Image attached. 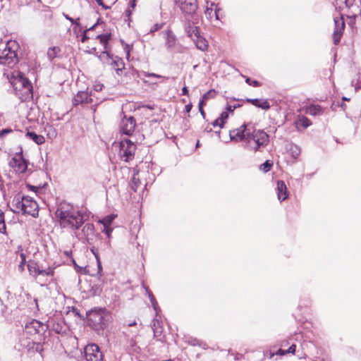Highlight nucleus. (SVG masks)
I'll return each instance as SVG.
<instances>
[{"instance_id":"47","label":"nucleus","mask_w":361,"mask_h":361,"mask_svg":"<svg viewBox=\"0 0 361 361\" xmlns=\"http://www.w3.org/2000/svg\"><path fill=\"white\" fill-rule=\"evenodd\" d=\"M112 231H113V228H110L109 226H104L103 232L105 233L109 238H110Z\"/></svg>"},{"instance_id":"25","label":"nucleus","mask_w":361,"mask_h":361,"mask_svg":"<svg viewBox=\"0 0 361 361\" xmlns=\"http://www.w3.org/2000/svg\"><path fill=\"white\" fill-rule=\"evenodd\" d=\"M192 39L195 43L197 48L201 51H205L207 49L208 43L207 40L200 36L199 34L197 37H194Z\"/></svg>"},{"instance_id":"17","label":"nucleus","mask_w":361,"mask_h":361,"mask_svg":"<svg viewBox=\"0 0 361 361\" xmlns=\"http://www.w3.org/2000/svg\"><path fill=\"white\" fill-rule=\"evenodd\" d=\"M219 9L217 8V5H215L214 3L209 4L207 2L204 14L208 20L212 21L214 18L216 20H218L219 19Z\"/></svg>"},{"instance_id":"20","label":"nucleus","mask_w":361,"mask_h":361,"mask_svg":"<svg viewBox=\"0 0 361 361\" xmlns=\"http://www.w3.org/2000/svg\"><path fill=\"white\" fill-rule=\"evenodd\" d=\"M25 197V196H22L20 194H17L16 195L14 196L12 201V205L14 207L13 211L15 213L23 212Z\"/></svg>"},{"instance_id":"14","label":"nucleus","mask_w":361,"mask_h":361,"mask_svg":"<svg viewBox=\"0 0 361 361\" xmlns=\"http://www.w3.org/2000/svg\"><path fill=\"white\" fill-rule=\"evenodd\" d=\"M136 126V122L133 116L127 117L124 116L122 118L120 128L121 132L127 135H131Z\"/></svg>"},{"instance_id":"50","label":"nucleus","mask_w":361,"mask_h":361,"mask_svg":"<svg viewBox=\"0 0 361 361\" xmlns=\"http://www.w3.org/2000/svg\"><path fill=\"white\" fill-rule=\"evenodd\" d=\"M128 345L133 348V351H136V342L134 339L128 341Z\"/></svg>"},{"instance_id":"29","label":"nucleus","mask_w":361,"mask_h":361,"mask_svg":"<svg viewBox=\"0 0 361 361\" xmlns=\"http://www.w3.org/2000/svg\"><path fill=\"white\" fill-rule=\"evenodd\" d=\"M142 286L145 288L146 294L148 295V297H149V298L150 300V302L152 303V307H153L154 310H155L156 314L157 315L158 314V312L160 310V309L158 307V304H157V302L156 301V299H155L154 296L153 295L152 293L151 292V290L149 289V288L147 286H145L144 284L142 285Z\"/></svg>"},{"instance_id":"4","label":"nucleus","mask_w":361,"mask_h":361,"mask_svg":"<svg viewBox=\"0 0 361 361\" xmlns=\"http://www.w3.org/2000/svg\"><path fill=\"white\" fill-rule=\"evenodd\" d=\"M7 78L16 93L18 91L23 92L25 99L32 96V87L23 73L19 71H13L11 74H7Z\"/></svg>"},{"instance_id":"11","label":"nucleus","mask_w":361,"mask_h":361,"mask_svg":"<svg viewBox=\"0 0 361 361\" xmlns=\"http://www.w3.org/2000/svg\"><path fill=\"white\" fill-rule=\"evenodd\" d=\"M94 233V226L92 223H86L82 224L81 232L78 231L73 232V234L79 240H86L89 241L90 237H92Z\"/></svg>"},{"instance_id":"60","label":"nucleus","mask_w":361,"mask_h":361,"mask_svg":"<svg viewBox=\"0 0 361 361\" xmlns=\"http://www.w3.org/2000/svg\"><path fill=\"white\" fill-rule=\"evenodd\" d=\"M25 264H22V262H20V264L18 265V269L20 271H23L24 270V266Z\"/></svg>"},{"instance_id":"45","label":"nucleus","mask_w":361,"mask_h":361,"mask_svg":"<svg viewBox=\"0 0 361 361\" xmlns=\"http://www.w3.org/2000/svg\"><path fill=\"white\" fill-rule=\"evenodd\" d=\"M156 323L159 324V322L157 319H154L152 329L154 330V336H157L158 334H161V331L159 330V329L156 326Z\"/></svg>"},{"instance_id":"62","label":"nucleus","mask_w":361,"mask_h":361,"mask_svg":"<svg viewBox=\"0 0 361 361\" xmlns=\"http://www.w3.org/2000/svg\"><path fill=\"white\" fill-rule=\"evenodd\" d=\"M80 19L78 18V19H75V23L73 24H75L76 26H80V23L79 22Z\"/></svg>"},{"instance_id":"15","label":"nucleus","mask_w":361,"mask_h":361,"mask_svg":"<svg viewBox=\"0 0 361 361\" xmlns=\"http://www.w3.org/2000/svg\"><path fill=\"white\" fill-rule=\"evenodd\" d=\"M334 24L335 28L333 33L334 43L338 44L345 28V22L342 14L340 17L334 18Z\"/></svg>"},{"instance_id":"54","label":"nucleus","mask_w":361,"mask_h":361,"mask_svg":"<svg viewBox=\"0 0 361 361\" xmlns=\"http://www.w3.org/2000/svg\"><path fill=\"white\" fill-rule=\"evenodd\" d=\"M102 87H103V85H102V84H97V85H95L94 86V89L95 91L98 92V91L102 90Z\"/></svg>"},{"instance_id":"43","label":"nucleus","mask_w":361,"mask_h":361,"mask_svg":"<svg viewBox=\"0 0 361 361\" xmlns=\"http://www.w3.org/2000/svg\"><path fill=\"white\" fill-rule=\"evenodd\" d=\"M246 83H247L250 85H252L253 87H259L260 86V82L257 80H251L250 78H247L245 79Z\"/></svg>"},{"instance_id":"37","label":"nucleus","mask_w":361,"mask_h":361,"mask_svg":"<svg viewBox=\"0 0 361 361\" xmlns=\"http://www.w3.org/2000/svg\"><path fill=\"white\" fill-rule=\"evenodd\" d=\"M190 18H186V20H188L189 22H192V24H195L197 25L200 23V16L195 12L194 14H189Z\"/></svg>"},{"instance_id":"32","label":"nucleus","mask_w":361,"mask_h":361,"mask_svg":"<svg viewBox=\"0 0 361 361\" xmlns=\"http://www.w3.org/2000/svg\"><path fill=\"white\" fill-rule=\"evenodd\" d=\"M116 217V215L115 214H109L104 217L102 219H100L99 221V223L102 224L104 226H110V224L115 219Z\"/></svg>"},{"instance_id":"23","label":"nucleus","mask_w":361,"mask_h":361,"mask_svg":"<svg viewBox=\"0 0 361 361\" xmlns=\"http://www.w3.org/2000/svg\"><path fill=\"white\" fill-rule=\"evenodd\" d=\"M111 66L116 71L118 75H121L123 70L125 68V63L123 59L118 56L113 59Z\"/></svg>"},{"instance_id":"7","label":"nucleus","mask_w":361,"mask_h":361,"mask_svg":"<svg viewBox=\"0 0 361 361\" xmlns=\"http://www.w3.org/2000/svg\"><path fill=\"white\" fill-rule=\"evenodd\" d=\"M84 353L86 361H103L102 353L99 346L94 343L86 345Z\"/></svg>"},{"instance_id":"30","label":"nucleus","mask_w":361,"mask_h":361,"mask_svg":"<svg viewBox=\"0 0 361 361\" xmlns=\"http://www.w3.org/2000/svg\"><path fill=\"white\" fill-rule=\"evenodd\" d=\"M307 114L317 116L322 114V109L319 105L312 104L307 109Z\"/></svg>"},{"instance_id":"56","label":"nucleus","mask_w":361,"mask_h":361,"mask_svg":"<svg viewBox=\"0 0 361 361\" xmlns=\"http://www.w3.org/2000/svg\"><path fill=\"white\" fill-rule=\"evenodd\" d=\"M192 108V104H188L185 105V111L189 114L190 111H191Z\"/></svg>"},{"instance_id":"3","label":"nucleus","mask_w":361,"mask_h":361,"mask_svg":"<svg viewBox=\"0 0 361 361\" xmlns=\"http://www.w3.org/2000/svg\"><path fill=\"white\" fill-rule=\"evenodd\" d=\"M247 133L244 145L246 149L257 152L269 144V136L264 130L251 128Z\"/></svg>"},{"instance_id":"1","label":"nucleus","mask_w":361,"mask_h":361,"mask_svg":"<svg viewBox=\"0 0 361 361\" xmlns=\"http://www.w3.org/2000/svg\"><path fill=\"white\" fill-rule=\"evenodd\" d=\"M55 216L60 227L72 233L78 231L88 219L86 212L66 202H62L57 206Z\"/></svg>"},{"instance_id":"55","label":"nucleus","mask_w":361,"mask_h":361,"mask_svg":"<svg viewBox=\"0 0 361 361\" xmlns=\"http://www.w3.org/2000/svg\"><path fill=\"white\" fill-rule=\"evenodd\" d=\"M63 15L66 18V19L68 20L71 23H75V19H73V18L70 17L68 15H67L66 13H63Z\"/></svg>"},{"instance_id":"46","label":"nucleus","mask_w":361,"mask_h":361,"mask_svg":"<svg viewBox=\"0 0 361 361\" xmlns=\"http://www.w3.org/2000/svg\"><path fill=\"white\" fill-rule=\"evenodd\" d=\"M205 105L204 103H203V101H200L199 102V104H198V107H199V111L201 114V115L202 116L203 118H204L205 116V113L203 110V106Z\"/></svg>"},{"instance_id":"2","label":"nucleus","mask_w":361,"mask_h":361,"mask_svg":"<svg viewBox=\"0 0 361 361\" xmlns=\"http://www.w3.org/2000/svg\"><path fill=\"white\" fill-rule=\"evenodd\" d=\"M87 322L94 329L106 328L111 322V314L106 308L95 307L87 313Z\"/></svg>"},{"instance_id":"39","label":"nucleus","mask_w":361,"mask_h":361,"mask_svg":"<svg viewBox=\"0 0 361 361\" xmlns=\"http://www.w3.org/2000/svg\"><path fill=\"white\" fill-rule=\"evenodd\" d=\"M290 152L291 153L292 157L294 159H297L300 154V149L297 145H292L290 148Z\"/></svg>"},{"instance_id":"13","label":"nucleus","mask_w":361,"mask_h":361,"mask_svg":"<svg viewBox=\"0 0 361 361\" xmlns=\"http://www.w3.org/2000/svg\"><path fill=\"white\" fill-rule=\"evenodd\" d=\"M46 329V326L36 319H32L25 326V333L27 335L41 334Z\"/></svg>"},{"instance_id":"21","label":"nucleus","mask_w":361,"mask_h":361,"mask_svg":"<svg viewBox=\"0 0 361 361\" xmlns=\"http://www.w3.org/2000/svg\"><path fill=\"white\" fill-rule=\"evenodd\" d=\"M192 23V22L191 23L186 20L185 26V32H187L188 36L191 39L194 37H197L200 34L199 26Z\"/></svg>"},{"instance_id":"10","label":"nucleus","mask_w":361,"mask_h":361,"mask_svg":"<svg viewBox=\"0 0 361 361\" xmlns=\"http://www.w3.org/2000/svg\"><path fill=\"white\" fill-rule=\"evenodd\" d=\"M251 128H247L246 125H242L240 128L231 130L229 135L231 140L235 142H243L245 145L247 133L250 132Z\"/></svg>"},{"instance_id":"53","label":"nucleus","mask_w":361,"mask_h":361,"mask_svg":"<svg viewBox=\"0 0 361 361\" xmlns=\"http://www.w3.org/2000/svg\"><path fill=\"white\" fill-rule=\"evenodd\" d=\"M97 1V3L98 4V5L102 6L104 9H108L109 8V6H106L104 3H103V1L102 0H95Z\"/></svg>"},{"instance_id":"24","label":"nucleus","mask_w":361,"mask_h":361,"mask_svg":"<svg viewBox=\"0 0 361 361\" xmlns=\"http://www.w3.org/2000/svg\"><path fill=\"white\" fill-rule=\"evenodd\" d=\"M247 102L251 103L252 105L261 108L264 110H268L270 109V105L267 100L266 99H247Z\"/></svg>"},{"instance_id":"44","label":"nucleus","mask_w":361,"mask_h":361,"mask_svg":"<svg viewBox=\"0 0 361 361\" xmlns=\"http://www.w3.org/2000/svg\"><path fill=\"white\" fill-rule=\"evenodd\" d=\"M162 24L156 23L150 28L149 32L153 33L161 28Z\"/></svg>"},{"instance_id":"40","label":"nucleus","mask_w":361,"mask_h":361,"mask_svg":"<svg viewBox=\"0 0 361 361\" xmlns=\"http://www.w3.org/2000/svg\"><path fill=\"white\" fill-rule=\"evenodd\" d=\"M97 37L99 39L101 44L104 46V49H106V44H107L108 41H109V37H110L109 35H97Z\"/></svg>"},{"instance_id":"58","label":"nucleus","mask_w":361,"mask_h":361,"mask_svg":"<svg viewBox=\"0 0 361 361\" xmlns=\"http://www.w3.org/2000/svg\"><path fill=\"white\" fill-rule=\"evenodd\" d=\"M20 258H21L22 264H25V262H26V257H25V254H23V253H21V254H20Z\"/></svg>"},{"instance_id":"59","label":"nucleus","mask_w":361,"mask_h":361,"mask_svg":"<svg viewBox=\"0 0 361 361\" xmlns=\"http://www.w3.org/2000/svg\"><path fill=\"white\" fill-rule=\"evenodd\" d=\"M182 94L183 95H188V90L187 87H183V89H182Z\"/></svg>"},{"instance_id":"18","label":"nucleus","mask_w":361,"mask_h":361,"mask_svg":"<svg viewBox=\"0 0 361 361\" xmlns=\"http://www.w3.org/2000/svg\"><path fill=\"white\" fill-rule=\"evenodd\" d=\"M92 102L91 95L87 92L80 91L74 97L73 103L77 105L79 104H90Z\"/></svg>"},{"instance_id":"28","label":"nucleus","mask_w":361,"mask_h":361,"mask_svg":"<svg viewBox=\"0 0 361 361\" xmlns=\"http://www.w3.org/2000/svg\"><path fill=\"white\" fill-rule=\"evenodd\" d=\"M25 135L27 137L31 139L37 145H42L45 142L44 136L37 135L35 132L28 131Z\"/></svg>"},{"instance_id":"5","label":"nucleus","mask_w":361,"mask_h":361,"mask_svg":"<svg viewBox=\"0 0 361 361\" xmlns=\"http://www.w3.org/2000/svg\"><path fill=\"white\" fill-rule=\"evenodd\" d=\"M18 44L15 41H9L5 48L0 51V66L8 68H13L18 63V59L16 54Z\"/></svg>"},{"instance_id":"6","label":"nucleus","mask_w":361,"mask_h":361,"mask_svg":"<svg viewBox=\"0 0 361 361\" xmlns=\"http://www.w3.org/2000/svg\"><path fill=\"white\" fill-rule=\"evenodd\" d=\"M112 150L118 154L121 160L129 161L134 158L136 145L129 139H124L120 142H114Z\"/></svg>"},{"instance_id":"64","label":"nucleus","mask_w":361,"mask_h":361,"mask_svg":"<svg viewBox=\"0 0 361 361\" xmlns=\"http://www.w3.org/2000/svg\"><path fill=\"white\" fill-rule=\"evenodd\" d=\"M27 187L31 190H35V186H32V185H28Z\"/></svg>"},{"instance_id":"33","label":"nucleus","mask_w":361,"mask_h":361,"mask_svg":"<svg viewBox=\"0 0 361 361\" xmlns=\"http://www.w3.org/2000/svg\"><path fill=\"white\" fill-rule=\"evenodd\" d=\"M141 184V181L140 180L139 177H137V174H134L132 177L131 180V188L134 192H137L139 186Z\"/></svg>"},{"instance_id":"31","label":"nucleus","mask_w":361,"mask_h":361,"mask_svg":"<svg viewBox=\"0 0 361 361\" xmlns=\"http://www.w3.org/2000/svg\"><path fill=\"white\" fill-rule=\"evenodd\" d=\"M61 51V49L58 47H50L47 51V56L49 60H53L56 58L58 54Z\"/></svg>"},{"instance_id":"41","label":"nucleus","mask_w":361,"mask_h":361,"mask_svg":"<svg viewBox=\"0 0 361 361\" xmlns=\"http://www.w3.org/2000/svg\"><path fill=\"white\" fill-rule=\"evenodd\" d=\"M272 166L273 163L271 162L269 160H267L264 164H262L259 168L260 170L263 171L264 172H268L270 171Z\"/></svg>"},{"instance_id":"42","label":"nucleus","mask_w":361,"mask_h":361,"mask_svg":"<svg viewBox=\"0 0 361 361\" xmlns=\"http://www.w3.org/2000/svg\"><path fill=\"white\" fill-rule=\"evenodd\" d=\"M143 75L145 77H147V78H165L164 76H162L161 75H158L156 73H153L144 72Z\"/></svg>"},{"instance_id":"52","label":"nucleus","mask_w":361,"mask_h":361,"mask_svg":"<svg viewBox=\"0 0 361 361\" xmlns=\"http://www.w3.org/2000/svg\"><path fill=\"white\" fill-rule=\"evenodd\" d=\"M239 105H227L226 110L229 112H233Z\"/></svg>"},{"instance_id":"9","label":"nucleus","mask_w":361,"mask_h":361,"mask_svg":"<svg viewBox=\"0 0 361 361\" xmlns=\"http://www.w3.org/2000/svg\"><path fill=\"white\" fill-rule=\"evenodd\" d=\"M23 204L22 212L23 214H28L33 217H37L38 216V204L32 197L25 196Z\"/></svg>"},{"instance_id":"48","label":"nucleus","mask_w":361,"mask_h":361,"mask_svg":"<svg viewBox=\"0 0 361 361\" xmlns=\"http://www.w3.org/2000/svg\"><path fill=\"white\" fill-rule=\"evenodd\" d=\"M213 126H219L220 128H223L224 123L223 121H221L220 119L218 118L212 123Z\"/></svg>"},{"instance_id":"57","label":"nucleus","mask_w":361,"mask_h":361,"mask_svg":"<svg viewBox=\"0 0 361 361\" xmlns=\"http://www.w3.org/2000/svg\"><path fill=\"white\" fill-rule=\"evenodd\" d=\"M87 30H85L84 32H83V35H82V42H85L89 37L87 36Z\"/></svg>"},{"instance_id":"26","label":"nucleus","mask_w":361,"mask_h":361,"mask_svg":"<svg viewBox=\"0 0 361 361\" xmlns=\"http://www.w3.org/2000/svg\"><path fill=\"white\" fill-rule=\"evenodd\" d=\"M295 124L298 130H300V128L302 127L303 129L309 127L312 123L311 121L305 116H299L296 121H295Z\"/></svg>"},{"instance_id":"16","label":"nucleus","mask_w":361,"mask_h":361,"mask_svg":"<svg viewBox=\"0 0 361 361\" xmlns=\"http://www.w3.org/2000/svg\"><path fill=\"white\" fill-rule=\"evenodd\" d=\"M8 164L9 166L12 168L16 173H23L27 169L26 161L20 154L13 157L10 160Z\"/></svg>"},{"instance_id":"19","label":"nucleus","mask_w":361,"mask_h":361,"mask_svg":"<svg viewBox=\"0 0 361 361\" xmlns=\"http://www.w3.org/2000/svg\"><path fill=\"white\" fill-rule=\"evenodd\" d=\"M276 192L280 202L285 200L288 197L287 187L283 180L277 181Z\"/></svg>"},{"instance_id":"36","label":"nucleus","mask_w":361,"mask_h":361,"mask_svg":"<svg viewBox=\"0 0 361 361\" xmlns=\"http://www.w3.org/2000/svg\"><path fill=\"white\" fill-rule=\"evenodd\" d=\"M295 344H292L289 348L286 350H283V349H279L276 354L277 355H284L286 354H288V353H292V354H294L295 352Z\"/></svg>"},{"instance_id":"22","label":"nucleus","mask_w":361,"mask_h":361,"mask_svg":"<svg viewBox=\"0 0 361 361\" xmlns=\"http://www.w3.org/2000/svg\"><path fill=\"white\" fill-rule=\"evenodd\" d=\"M355 0H335L334 6L340 12L345 8H350L353 6Z\"/></svg>"},{"instance_id":"35","label":"nucleus","mask_w":361,"mask_h":361,"mask_svg":"<svg viewBox=\"0 0 361 361\" xmlns=\"http://www.w3.org/2000/svg\"><path fill=\"white\" fill-rule=\"evenodd\" d=\"M216 95L214 90H210L207 92L203 94L202 99L200 101H203V103L206 104L207 101L209 99L214 98Z\"/></svg>"},{"instance_id":"61","label":"nucleus","mask_w":361,"mask_h":361,"mask_svg":"<svg viewBox=\"0 0 361 361\" xmlns=\"http://www.w3.org/2000/svg\"><path fill=\"white\" fill-rule=\"evenodd\" d=\"M288 344V341H283L281 343V346H282V347H286Z\"/></svg>"},{"instance_id":"51","label":"nucleus","mask_w":361,"mask_h":361,"mask_svg":"<svg viewBox=\"0 0 361 361\" xmlns=\"http://www.w3.org/2000/svg\"><path fill=\"white\" fill-rule=\"evenodd\" d=\"M12 130L8 128L2 129L0 130V137H4V135H7L8 133H11Z\"/></svg>"},{"instance_id":"12","label":"nucleus","mask_w":361,"mask_h":361,"mask_svg":"<svg viewBox=\"0 0 361 361\" xmlns=\"http://www.w3.org/2000/svg\"><path fill=\"white\" fill-rule=\"evenodd\" d=\"M180 9L187 15L194 14L198 5L197 0H175Z\"/></svg>"},{"instance_id":"38","label":"nucleus","mask_w":361,"mask_h":361,"mask_svg":"<svg viewBox=\"0 0 361 361\" xmlns=\"http://www.w3.org/2000/svg\"><path fill=\"white\" fill-rule=\"evenodd\" d=\"M6 226L5 220H4V214L0 209V233H6Z\"/></svg>"},{"instance_id":"49","label":"nucleus","mask_w":361,"mask_h":361,"mask_svg":"<svg viewBox=\"0 0 361 361\" xmlns=\"http://www.w3.org/2000/svg\"><path fill=\"white\" fill-rule=\"evenodd\" d=\"M228 117V114L227 111H224L221 114L220 116L219 117V118L220 119L221 121H224L225 120H226Z\"/></svg>"},{"instance_id":"34","label":"nucleus","mask_w":361,"mask_h":361,"mask_svg":"<svg viewBox=\"0 0 361 361\" xmlns=\"http://www.w3.org/2000/svg\"><path fill=\"white\" fill-rule=\"evenodd\" d=\"M52 320L51 321H49V325L51 326L52 327V329L57 334H60L63 331V322H58L56 323H53L52 324Z\"/></svg>"},{"instance_id":"63","label":"nucleus","mask_w":361,"mask_h":361,"mask_svg":"<svg viewBox=\"0 0 361 361\" xmlns=\"http://www.w3.org/2000/svg\"><path fill=\"white\" fill-rule=\"evenodd\" d=\"M97 25V23H95L94 25H93L92 27H90V28L87 29L86 30L90 31V30H92L93 29L95 28V27Z\"/></svg>"},{"instance_id":"27","label":"nucleus","mask_w":361,"mask_h":361,"mask_svg":"<svg viewBox=\"0 0 361 361\" xmlns=\"http://www.w3.org/2000/svg\"><path fill=\"white\" fill-rule=\"evenodd\" d=\"M165 38H166V46L167 48L170 49L174 47L176 44V37L173 34L172 31L170 30H168L165 31Z\"/></svg>"},{"instance_id":"8","label":"nucleus","mask_w":361,"mask_h":361,"mask_svg":"<svg viewBox=\"0 0 361 361\" xmlns=\"http://www.w3.org/2000/svg\"><path fill=\"white\" fill-rule=\"evenodd\" d=\"M27 269L30 275L36 278L38 276H53L54 271L49 267L46 269H40L38 264L34 260L27 262Z\"/></svg>"}]
</instances>
